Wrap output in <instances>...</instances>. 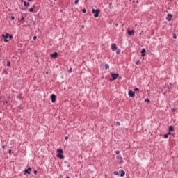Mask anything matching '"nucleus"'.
Segmentation results:
<instances>
[{
	"mask_svg": "<svg viewBox=\"0 0 178 178\" xmlns=\"http://www.w3.org/2000/svg\"><path fill=\"white\" fill-rule=\"evenodd\" d=\"M2 37L3 38L4 42H9V41L13 38V35L9 33L2 34Z\"/></svg>",
	"mask_w": 178,
	"mask_h": 178,
	"instance_id": "f257e3e1",
	"label": "nucleus"
},
{
	"mask_svg": "<svg viewBox=\"0 0 178 178\" xmlns=\"http://www.w3.org/2000/svg\"><path fill=\"white\" fill-rule=\"evenodd\" d=\"M99 12H101V10H99V9H97V10H95L94 8L92 9V13H95V15H94L95 17H98V16H99Z\"/></svg>",
	"mask_w": 178,
	"mask_h": 178,
	"instance_id": "f03ea898",
	"label": "nucleus"
},
{
	"mask_svg": "<svg viewBox=\"0 0 178 178\" xmlns=\"http://www.w3.org/2000/svg\"><path fill=\"white\" fill-rule=\"evenodd\" d=\"M111 78L110 79V81H112L113 80H116V79H118V77H119V74L111 73Z\"/></svg>",
	"mask_w": 178,
	"mask_h": 178,
	"instance_id": "7ed1b4c3",
	"label": "nucleus"
},
{
	"mask_svg": "<svg viewBox=\"0 0 178 178\" xmlns=\"http://www.w3.org/2000/svg\"><path fill=\"white\" fill-rule=\"evenodd\" d=\"M50 97L51 99V102H53V104L56 102V95H55L54 94H52L51 95Z\"/></svg>",
	"mask_w": 178,
	"mask_h": 178,
	"instance_id": "20e7f679",
	"label": "nucleus"
},
{
	"mask_svg": "<svg viewBox=\"0 0 178 178\" xmlns=\"http://www.w3.org/2000/svg\"><path fill=\"white\" fill-rule=\"evenodd\" d=\"M128 95L129 97H131L132 98H134V97H136V93H134L133 90H129L128 92Z\"/></svg>",
	"mask_w": 178,
	"mask_h": 178,
	"instance_id": "39448f33",
	"label": "nucleus"
},
{
	"mask_svg": "<svg viewBox=\"0 0 178 178\" xmlns=\"http://www.w3.org/2000/svg\"><path fill=\"white\" fill-rule=\"evenodd\" d=\"M111 48L112 51H116V49H118V47L116 46V44H115V43H113L111 45Z\"/></svg>",
	"mask_w": 178,
	"mask_h": 178,
	"instance_id": "423d86ee",
	"label": "nucleus"
},
{
	"mask_svg": "<svg viewBox=\"0 0 178 178\" xmlns=\"http://www.w3.org/2000/svg\"><path fill=\"white\" fill-rule=\"evenodd\" d=\"M51 58H54V59H56L58 58V52H54L50 55Z\"/></svg>",
	"mask_w": 178,
	"mask_h": 178,
	"instance_id": "0eeeda50",
	"label": "nucleus"
},
{
	"mask_svg": "<svg viewBox=\"0 0 178 178\" xmlns=\"http://www.w3.org/2000/svg\"><path fill=\"white\" fill-rule=\"evenodd\" d=\"M30 172H31V168L29 167L28 169L24 170V175H30Z\"/></svg>",
	"mask_w": 178,
	"mask_h": 178,
	"instance_id": "6e6552de",
	"label": "nucleus"
},
{
	"mask_svg": "<svg viewBox=\"0 0 178 178\" xmlns=\"http://www.w3.org/2000/svg\"><path fill=\"white\" fill-rule=\"evenodd\" d=\"M127 34L128 35H134V30H132V31H127Z\"/></svg>",
	"mask_w": 178,
	"mask_h": 178,
	"instance_id": "1a4fd4ad",
	"label": "nucleus"
},
{
	"mask_svg": "<svg viewBox=\"0 0 178 178\" xmlns=\"http://www.w3.org/2000/svg\"><path fill=\"white\" fill-rule=\"evenodd\" d=\"M21 2H24V6H26V8H29L30 6V3H29V2L27 3L23 0H22Z\"/></svg>",
	"mask_w": 178,
	"mask_h": 178,
	"instance_id": "9d476101",
	"label": "nucleus"
},
{
	"mask_svg": "<svg viewBox=\"0 0 178 178\" xmlns=\"http://www.w3.org/2000/svg\"><path fill=\"white\" fill-rule=\"evenodd\" d=\"M167 20L168 22H170L172 20V14H168V18Z\"/></svg>",
	"mask_w": 178,
	"mask_h": 178,
	"instance_id": "9b49d317",
	"label": "nucleus"
},
{
	"mask_svg": "<svg viewBox=\"0 0 178 178\" xmlns=\"http://www.w3.org/2000/svg\"><path fill=\"white\" fill-rule=\"evenodd\" d=\"M120 172H121L120 177H124V175H126V172H124V171L123 170H121Z\"/></svg>",
	"mask_w": 178,
	"mask_h": 178,
	"instance_id": "f8f14e48",
	"label": "nucleus"
},
{
	"mask_svg": "<svg viewBox=\"0 0 178 178\" xmlns=\"http://www.w3.org/2000/svg\"><path fill=\"white\" fill-rule=\"evenodd\" d=\"M141 56H145V49H143L142 50H141Z\"/></svg>",
	"mask_w": 178,
	"mask_h": 178,
	"instance_id": "ddd939ff",
	"label": "nucleus"
},
{
	"mask_svg": "<svg viewBox=\"0 0 178 178\" xmlns=\"http://www.w3.org/2000/svg\"><path fill=\"white\" fill-rule=\"evenodd\" d=\"M57 158H60V159H63V158H65V156H63V154H57Z\"/></svg>",
	"mask_w": 178,
	"mask_h": 178,
	"instance_id": "4468645a",
	"label": "nucleus"
},
{
	"mask_svg": "<svg viewBox=\"0 0 178 178\" xmlns=\"http://www.w3.org/2000/svg\"><path fill=\"white\" fill-rule=\"evenodd\" d=\"M57 152H58V154H63V150L62 149H57Z\"/></svg>",
	"mask_w": 178,
	"mask_h": 178,
	"instance_id": "2eb2a0df",
	"label": "nucleus"
},
{
	"mask_svg": "<svg viewBox=\"0 0 178 178\" xmlns=\"http://www.w3.org/2000/svg\"><path fill=\"white\" fill-rule=\"evenodd\" d=\"M175 131V129L172 126H170L169 127V131L171 132V131Z\"/></svg>",
	"mask_w": 178,
	"mask_h": 178,
	"instance_id": "dca6fc26",
	"label": "nucleus"
},
{
	"mask_svg": "<svg viewBox=\"0 0 178 178\" xmlns=\"http://www.w3.org/2000/svg\"><path fill=\"white\" fill-rule=\"evenodd\" d=\"M104 67H105L106 70H107V69H109V65L106 64V65H104Z\"/></svg>",
	"mask_w": 178,
	"mask_h": 178,
	"instance_id": "f3484780",
	"label": "nucleus"
},
{
	"mask_svg": "<svg viewBox=\"0 0 178 178\" xmlns=\"http://www.w3.org/2000/svg\"><path fill=\"white\" fill-rule=\"evenodd\" d=\"M113 175H115V176H118L119 175V172L118 171H114Z\"/></svg>",
	"mask_w": 178,
	"mask_h": 178,
	"instance_id": "a211bd4d",
	"label": "nucleus"
},
{
	"mask_svg": "<svg viewBox=\"0 0 178 178\" xmlns=\"http://www.w3.org/2000/svg\"><path fill=\"white\" fill-rule=\"evenodd\" d=\"M135 63H136V65H141V61L138 60Z\"/></svg>",
	"mask_w": 178,
	"mask_h": 178,
	"instance_id": "6ab92c4d",
	"label": "nucleus"
},
{
	"mask_svg": "<svg viewBox=\"0 0 178 178\" xmlns=\"http://www.w3.org/2000/svg\"><path fill=\"white\" fill-rule=\"evenodd\" d=\"M168 137H169V134H164V138H168Z\"/></svg>",
	"mask_w": 178,
	"mask_h": 178,
	"instance_id": "aec40b11",
	"label": "nucleus"
},
{
	"mask_svg": "<svg viewBox=\"0 0 178 178\" xmlns=\"http://www.w3.org/2000/svg\"><path fill=\"white\" fill-rule=\"evenodd\" d=\"M117 55H119V54H120V49H118L116 51Z\"/></svg>",
	"mask_w": 178,
	"mask_h": 178,
	"instance_id": "412c9836",
	"label": "nucleus"
},
{
	"mask_svg": "<svg viewBox=\"0 0 178 178\" xmlns=\"http://www.w3.org/2000/svg\"><path fill=\"white\" fill-rule=\"evenodd\" d=\"M115 154L116 155H119V154H120V152L119 150L115 151Z\"/></svg>",
	"mask_w": 178,
	"mask_h": 178,
	"instance_id": "4be33fe9",
	"label": "nucleus"
},
{
	"mask_svg": "<svg viewBox=\"0 0 178 178\" xmlns=\"http://www.w3.org/2000/svg\"><path fill=\"white\" fill-rule=\"evenodd\" d=\"M29 12H34V8H30Z\"/></svg>",
	"mask_w": 178,
	"mask_h": 178,
	"instance_id": "5701e85b",
	"label": "nucleus"
},
{
	"mask_svg": "<svg viewBox=\"0 0 178 178\" xmlns=\"http://www.w3.org/2000/svg\"><path fill=\"white\" fill-rule=\"evenodd\" d=\"M81 10H82L83 13H86V12H87V10H86V8L82 9Z\"/></svg>",
	"mask_w": 178,
	"mask_h": 178,
	"instance_id": "b1692460",
	"label": "nucleus"
},
{
	"mask_svg": "<svg viewBox=\"0 0 178 178\" xmlns=\"http://www.w3.org/2000/svg\"><path fill=\"white\" fill-rule=\"evenodd\" d=\"M7 66H10V61H7Z\"/></svg>",
	"mask_w": 178,
	"mask_h": 178,
	"instance_id": "393cba45",
	"label": "nucleus"
},
{
	"mask_svg": "<svg viewBox=\"0 0 178 178\" xmlns=\"http://www.w3.org/2000/svg\"><path fill=\"white\" fill-rule=\"evenodd\" d=\"M72 72H73V70H72V68H70L68 71L69 73H72Z\"/></svg>",
	"mask_w": 178,
	"mask_h": 178,
	"instance_id": "a878e982",
	"label": "nucleus"
},
{
	"mask_svg": "<svg viewBox=\"0 0 178 178\" xmlns=\"http://www.w3.org/2000/svg\"><path fill=\"white\" fill-rule=\"evenodd\" d=\"M134 91H140V89H138V88H136L134 89Z\"/></svg>",
	"mask_w": 178,
	"mask_h": 178,
	"instance_id": "bb28decb",
	"label": "nucleus"
},
{
	"mask_svg": "<svg viewBox=\"0 0 178 178\" xmlns=\"http://www.w3.org/2000/svg\"><path fill=\"white\" fill-rule=\"evenodd\" d=\"M177 109L176 108H172V112H176Z\"/></svg>",
	"mask_w": 178,
	"mask_h": 178,
	"instance_id": "cd10ccee",
	"label": "nucleus"
},
{
	"mask_svg": "<svg viewBox=\"0 0 178 178\" xmlns=\"http://www.w3.org/2000/svg\"><path fill=\"white\" fill-rule=\"evenodd\" d=\"M79 3V0L75 1V5H77Z\"/></svg>",
	"mask_w": 178,
	"mask_h": 178,
	"instance_id": "c85d7f7f",
	"label": "nucleus"
},
{
	"mask_svg": "<svg viewBox=\"0 0 178 178\" xmlns=\"http://www.w3.org/2000/svg\"><path fill=\"white\" fill-rule=\"evenodd\" d=\"M33 173H34V175H37V173H38L37 170H34Z\"/></svg>",
	"mask_w": 178,
	"mask_h": 178,
	"instance_id": "c756f323",
	"label": "nucleus"
},
{
	"mask_svg": "<svg viewBox=\"0 0 178 178\" xmlns=\"http://www.w3.org/2000/svg\"><path fill=\"white\" fill-rule=\"evenodd\" d=\"M8 153H9V154H12V149H9V150H8Z\"/></svg>",
	"mask_w": 178,
	"mask_h": 178,
	"instance_id": "7c9ffc66",
	"label": "nucleus"
},
{
	"mask_svg": "<svg viewBox=\"0 0 178 178\" xmlns=\"http://www.w3.org/2000/svg\"><path fill=\"white\" fill-rule=\"evenodd\" d=\"M11 19H12V20H15V17L12 16V17H11Z\"/></svg>",
	"mask_w": 178,
	"mask_h": 178,
	"instance_id": "2f4dec72",
	"label": "nucleus"
},
{
	"mask_svg": "<svg viewBox=\"0 0 178 178\" xmlns=\"http://www.w3.org/2000/svg\"><path fill=\"white\" fill-rule=\"evenodd\" d=\"M117 124H118V126H120V122H117Z\"/></svg>",
	"mask_w": 178,
	"mask_h": 178,
	"instance_id": "473e14b6",
	"label": "nucleus"
},
{
	"mask_svg": "<svg viewBox=\"0 0 178 178\" xmlns=\"http://www.w3.org/2000/svg\"><path fill=\"white\" fill-rule=\"evenodd\" d=\"M68 138H69L68 136H65V140H68Z\"/></svg>",
	"mask_w": 178,
	"mask_h": 178,
	"instance_id": "72a5a7b5",
	"label": "nucleus"
},
{
	"mask_svg": "<svg viewBox=\"0 0 178 178\" xmlns=\"http://www.w3.org/2000/svg\"><path fill=\"white\" fill-rule=\"evenodd\" d=\"M33 40H37V36H34Z\"/></svg>",
	"mask_w": 178,
	"mask_h": 178,
	"instance_id": "f704fd0d",
	"label": "nucleus"
},
{
	"mask_svg": "<svg viewBox=\"0 0 178 178\" xmlns=\"http://www.w3.org/2000/svg\"><path fill=\"white\" fill-rule=\"evenodd\" d=\"M146 101H147V102H150L149 99H147Z\"/></svg>",
	"mask_w": 178,
	"mask_h": 178,
	"instance_id": "c9c22d12",
	"label": "nucleus"
},
{
	"mask_svg": "<svg viewBox=\"0 0 178 178\" xmlns=\"http://www.w3.org/2000/svg\"><path fill=\"white\" fill-rule=\"evenodd\" d=\"M9 103V101H6L5 102V104H8Z\"/></svg>",
	"mask_w": 178,
	"mask_h": 178,
	"instance_id": "e433bc0d",
	"label": "nucleus"
},
{
	"mask_svg": "<svg viewBox=\"0 0 178 178\" xmlns=\"http://www.w3.org/2000/svg\"><path fill=\"white\" fill-rule=\"evenodd\" d=\"M29 2H33V0H27Z\"/></svg>",
	"mask_w": 178,
	"mask_h": 178,
	"instance_id": "4c0bfd02",
	"label": "nucleus"
},
{
	"mask_svg": "<svg viewBox=\"0 0 178 178\" xmlns=\"http://www.w3.org/2000/svg\"><path fill=\"white\" fill-rule=\"evenodd\" d=\"M174 38H177L176 34H174Z\"/></svg>",
	"mask_w": 178,
	"mask_h": 178,
	"instance_id": "58836bf2",
	"label": "nucleus"
},
{
	"mask_svg": "<svg viewBox=\"0 0 178 178\" xmlns=\"http://www.w3.org/2000/svg\"><path fill=\"white\" fill-rule=\"evenodd\" d=\"M81 28H82V29H84V25H82V26H81Z\"/></svg>",
	"mask_w": 178,
	"mask_h": 178,
	"instance_id": "ea45409f",
	"label": "nucleus"
},
{
	"mask_svg": "<svg viewBox=\"0 0 178 178\" xmlns=\"http://www.w3.org/2000/svg\"><path fill=\"white\" fill-rule=\"evenodd\" d=\"M3 149H5V146H2Z\"/></svg>",
	"mask_w": 178,
	"mask_h": 178,
	"instance_id": "a19ab883",
	"label": "nucleus"
},
{
	"mask_svg": "<svg viewBox=\"0 0 178 178\" xmlns=\"http://www.w3.org/2000/svg\"><path fill=\"white\" fill-rule=\"evenodd\" d=\"M168 134V136H169V134H170V131H169L168 134Z\"/></svg>",
	"mask_w": 178,
	"mask_h": 178,
	"instance_id": "79ce46f5",
	"label": "nucleus"
},
{
	"mask_svg": "<svg viewBox=\"0 0 178 178\" xmlns=\"http://www.w3.org/2000/svg\"><path fill=\"white\" fill-rule=\"evenodd\" d=\"M33 8H35V6H33Z\"/></svg>",
	"mask_w": 178,
	"mask_h": 178,
	"instance_id": "37998d69",
	"label": "nucleus"
},
{
	"mask_svg": "<svg viewBox=\"0 0 178 178\" xmlns=\"http://www.w3.org/2000/svg\"><path fill=\"white\" fill-rule=\"evenodd\" d=\"M66 178H70V177H69V176H67V177Z\"/></svg>",
	"mask_w": 178,
	"mask_h": 178,
	"instance_id": "c03bdc74",
	"label": "nucleus"
},
{
	"mask_svg": "<svg viewBox=\"0 0 178 178\" xmlns=\"http://www.w3.org/2000/svg\"><path fill=\"white\" fill-rule=\"evenodd\" d=\"M0 99H1V97H0Z\"/></svg>",
	"mask_w": 178,
	"mask_h": 178,
	"instance_id": "a18cd8bd",
	"label": "nucleus"
}]
</instances>
